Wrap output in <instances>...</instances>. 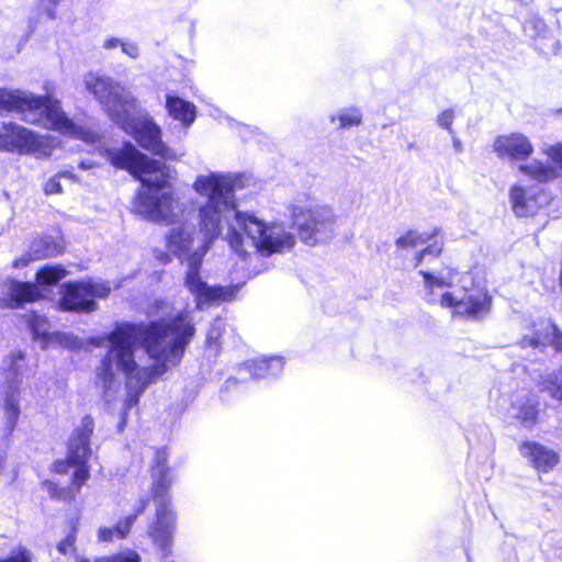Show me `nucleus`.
Listing matches in <instances>:
<instances>
[{
	"label": "nucleus",
	"instance_id": "1",
	"mask_svg": "<svg viewBox=\"0 0 562 562\" xmlns=\"http://www.w3.org/2000/svg\"><path fill=\"white\" fill-rule=\"evenodd\" d=\"M192 187L203 199L198 206L202 238L194 247L196 226L182 221L170 227L166 241L168 250L187 265L184 285L194 296L196 308L203 310L205 305L229 301L237 293V286L209 285L200 276L204 256L222 235L224 226L227 228L224 239L243 259L249 248L265 256L280 251L281 236L255 213L238 210L233 176L215 171L199 175Z\"/></svg>",
	"mask_w": 562,
	"mask_h": 562
},
{
	"label": "nucleus",
	"instance_id": "2",
	"mask_svg": "<svg viewBox=\"0 0 562 562\" xmlns=\"http://www.w3.org/2000/svg\"><path fill=\"white\" fill-rule=\"evenodd\" d=\"M194 334L195 327L187 312L147 324L117 322L106 336L109 349L97 369L103 400L110 403L116 392L115 362L126 378L122 409L130 412L150 383L180 362Z\"/></svg>",
	"mask_w": 562,
	"mask_h": 562
},
{
	"label": "nucleus",
	"instance_id": "3",
	"mask_svg": "<svg viewBox=\"0 0 562 562\" xmlns=\"http://www.w3.org/2000/svg\"><path fill=\"white\" fill-rule=\"evenodd\" d=\"M100 155L113 167L127 170L140 182L133 207L153 222H170L173 218V195L168 180L169 168L140 153L131 142L122 148H100Z\"/></svg>",
	"mask_w": 562,
	"mask_h": 562
},
{
	"label": "nucleus",
	"instance_id": "4",
	"mask_svg": "<svg viewBox=\"0 0 562 562\" xmlns=\"http://www.w3.org/2000/svg\"><path fill=\"white\" fill-rule=\"evenodd\" d=\"M15 112L21 121L41 125L65 135H79L78 127L68 117L58 99L50 94L38 95L21 89L0 88V112Z\"/></svg>",
	"mask_w": 562,
	"mask_h": 562
},
{
	"label": "nucleus",
	"instance_id": "5",
	"mask_svg": "<svg viewBox=\"0 0 562 562\" xmlns=\"http://www.w3.org/2000/svg\"><path fill=\"white\" fill-rule=\"evenodd\" d=\"M151 491L156 505L155 521L149 528V536L159 548L162 557L171 553L177 515L171 507L170 487L173 482L171 468L168 465V453L165 448L157 449L151 465Z\"/></svg>",
	"mask_w": 562,
	"mask_h": 562
},
{
	"label": "nucleus",
	"instance_id": "6",
	"mask_svg": "<svg viewBox=\"0 0 562 562\" xmlns=\"http://www.w3.org/2000/svg\"><path fill=\"white\" fill-rule=\"evenodd\" d=\"M292 227L307 246L327 243L335 236L337 216L328 205L315 204L308 198L290 205Z\"/></svg>",
	"mask_w": 562,
	"mask_h": 562
},
{
	"label": "nucleus",
	"instance_id": "7",
	"mask_svg": "<svg viewBox=\"0 0 562 562\" xmlns=\"http://www.w3.org/2000/svg\"><path fill=\"white\" fill-rule=\"evenodd\" d=\"M462 293L446 292L441 295L442 307H453L454 314L479 319L487 314L492 306V296L484 286L476 285L472 273H464L459 279Z\"/></svg>",
	"mask_w": 562,
	"mask_h": 562
},
{
	"label": "nucleus",
	"instance_id": "8",
	"mask_svg": "<svg viewBox=\"0 0 562 562\" xmlns=\"http://www.w3.org/2000/svg\"><path fill=\"white\" fill-rule=\"evenodd\" d=\"M115 124L153 155L165 159L172 158V150L161 140L160 126L151 117L137 116V101L132 109L119 116Z\"/></svg>",
	"mask_w": 562,
	"mask_h": 562
},
{
	"label": "nucleus",
	"instance_id": "9",
	"mask_svg": "<svg viewBox=\"0 0 562 562\" xmlns=\"http://www.w3.org/2000/svg\"><path fill=\"white\" fill-rule=\"evenodd\" d=\"M67 276L61 265H45L37 272L36 282L12 280L5 293L7 305L11 308L22 307L25 303L35 302Z\"/></svg>",
	"mask_w": 562,
	"mask_h": 562
},
{
	"label": "nucleus",
	"instance_id": "10",
	"mask_svg": "<svg viewBox=\"0 0 562 562\" xmlns=\"http://www.w3.org/2000/svg\"><path fill=\"white\" fill-rule=\"evenodd\" d=\"M110 292L108 281H67L59 288L58 308L64 312L90 313L98 307L95 299H105Z\"/></svg>",
	"mask_w": 562,
	"mask_h": 562
},
{
	"label": "nucleus",
	"instance_id": "11",
	"mask_svg": "<svg viewBox=\"0 0 562 562\" xmlns=\"http://www.w3.org/2000/svg\"><path fill=\"white\" fill-rule=\"evenodd\" d=\"M83 82L86 89L94 95L114 123L119 116L135 105L136 99L106 76L89 72L85 76Z\"/></svg>",
	"mask_w": 562,
	"mask_h": 562
},
{
	"label": "nucleus",
	"instance_id": "12",
	"mask_svg": "<svg viewBox=\"0 0 562 562\" xmlns=\"http://www.w3.org/2000/svg\"><path fill=\"white\" fill-rule=\"evenodd\" d=\"M22 360V356L10 357V363L7 369L5 379L7 386L3 395V409L5 417V435L11 436L16 427L21 409L19 403L20 386L22 384V376L19 369V361Z\"/></svg>",
	"mask_w": 562,
	"mask_h": 562
},
{
	"label": "nucleus",
	"instance_id": "13",
	"mask_svg": "<svg viewBox=\"0 0 562 562\" xmlns=\"http://www.w3.org/2000/svg\"><path fill=\"white\" fill-rule=\"evenodd\" d=\"M42 146L36 133L14 122L3 123L0 130V151L30 154L40 150Z\"/></svg>",
	"mask_w": 562,
	"mask_h": 562
},
{
	"label": "nucleus",
	"instance_id": "14",
	"mask_svg": "<svg viewBox=\"0 0 562 562\" xmlns=\"http://www.w3.org/2000/svg\"><path fill=\"white\" fill-rule=\"evenodd\" d=\"M93 430V418L90 415L83 416L80 425L74 429L67 445V456L70 463L88 462L92 454L90 439Z\"/></svg>",
	"mask_w": 562,
	"mask_h": 562
},
{
	"label": "nucleus",
	"instance_id": "15",
	"mask_svg": "<svg viewBox=\"0 0 562 562\" xmlns=\"http://www.w3.org/2000/svg\"><path fill=\"white\" fill-rule=\"evenodd\" d=\"M493 148L498 157H507L510 160L527 159L533 151L529 138L520 133L498 136Z\"/></svg>",
	"mask_w": 562,
	"mask_h": 562
},
{
	"label": "nucleus",
	"instance_id": "16",
	"mask_svg": "<svg viewBox=\"0 0 562 562\" xmlns=\"http://www.w3.org/2000/svg\"><path fill=\"white\" fill-rule=\"evenodd\" d=\"M547 155L555 166L533 160L530 164L521 165L519 167L520 171L539 182H546L557 178L562 170V146H550L547 149Z\"/></svg>",
	"mask_w": 562,
	"mask_h": 562
},
{
	"label": "nucleus",
	"instance_id": "17",
	"mask_svg": "<svg viewBox=\"0 0 562 562\" xmlns=\"http://www.w3.org/2000/svg\"><path fill=\"white\" fill-rule=\"evenodd\" d=\"M165 108L168 115L178 121L183 128H189L196 120V105L177 92L168 91L166 93Z\"/></svg>",
	"mask_w": 562,
	"mask_h": 562
},
{
	"label": "nucleus",
	"instance_id": "18",
	"mask_svg": "<svg viewBox=\"0 0 562 562\" xmlns=\"http://www.w3.org/2000/svg\"><path fill=\"white\" fill-rule=\"evenodd\" d=\"M541 330L537 329L533 336H525L521 339V347L546 348L552 346L555 351L562 352V330L550 319L541 323Z\"/></svg>",
	"mask_w": 562,
	"mask_h": 562
},
{
	"label": "nucleus",
	"instance_id": "19",
	"mask_svg": "<svg viewBox=\"0 0 562 562\" xmlns=\"http://www.w3.org/2000/svg\"><path fill=\"white\" fill-rule=\"evenodd\" d=\"M61 252L63 246L56 238L52 236H38L35 237L30 245V257L15 259L13 265L15 268H21L26 266L29 261L55 257Z\"/></svg>",
	"mask_w": 562,
	"mask_h": 562
},
{
	"label": "nucleus",
	"instance_id": "20",
	"mask_svg": "<svg viewBox=\"0 0 562 562\" xmlns=\"http://www.w3.org/2000/svg\"><path fill=\"white\" fill-rule=\"evenodd\" d=\"M520 453L542 472L552 470L559 461V457L553 450L533 441L524 442L520 446Z\"/></svg>",
	"mask_w": 562,
	"mask_h": 562
},
{
	"label": "nucleus",
	"instance_id": "21",
	"mask_svg": "<svg viewBox=\"0 0 562 562\" xmlns=\"http://www.w3.org/2000/svg\"><path fill=\"white\" fill-rule=\"evenodd\" d=\"M510 202L517 216L532 215L540 206L533 190H527L519 186H514L510 189Z\"/></svg>",
	"mask_w": 562,
	"mask_h": 562
},
{
	"label": "nucleus",
	"instance_id": "22",
	"mask_svg": "<svg viewBox=\"0 0 562 562\" xmlns=\"http://www.w3.org/2000/svg\"><path fill=\"white\" fill-rule=\"evenodd\" d=\"M510 414L522 427L531 428L538 419V403L531 401L528 395H517L512 403Z\"/></svg>",
	"mask_w": 562,
	"mask_h": 562
},
{
	"label": "nucleus",
	"instance_id": "23",
	"mask_svg": "<svg viewBox=\"0 0 562 562\" xmlns=\"http://www.w3.org/2000/svg\"><path fill=\"white\" fill-rule=\"evenodd\" d=\"M537 385L551 400L562 403V367L539 374Z\"/></svg>",
	"mask_w": 562,
	"mask_h": 562
},
{
	"label": "nucleus",
	"instance_id": "24",
	"mask_svg": "<svg viewBox=\"0 0 562 562\" xmlns=\"http://www.w3.org/2000/svg\"><path fill=\"white\" fill-rule=\"evenodd\" d=\"M273 363L280 364V357H261L256 359L247 360L243 363L244 370H246L254 379H265L269 376L270 371L273 368Z\"/></svg>",
	"mask_w": 562,
	"mask_h": 562
},
{
	"label": "nucleus",
	"instance_id": "25",
	"mask_svg": "<svg viewBox=\"0 0 562 562\" xmlns=\"http://www.w3.org/2000/svg\"><path fill=\"white\" fill-rule=\"evenodd\" d=\"M438 234V229H434L430 234L420 233L415 229H409L404 235L398 237L395 240V245L397 248H415L417 246L424 245L434 238Z\"/></svg>",
	"mask_w": 562,
	"mask_h": 562
},
{
	"label": "nucleus",
	"instance_id": "26",
	"mask_svg": "<svg viewBox=\"0 0 562 562\" xmlns=\"http://www.w3.org/2000/svg\"><path fill=\"white\" fill-rule=\"evenodd\" d=\"M339 122V128H350L359 126L362 123V113L358 108H348L340 110L337 115L330 116V122Z\"/></svg>",
	"mask_w": 562,
	"mask_h": 562
},
{
	"label": "nucleus",
	"instance_id": "27",
	"mask_svg": "<svg viewBox=\"0 0 562 562\" xmlns=\"http://www.w3.org/2000/svg\"><path fill=\"white\" fill-rule=\"evenodd\" d=\"M419 274L423 276L425 288L431 293L434 286L438 288H451L454 285L453 276L451 272L447 277H436L428 271L420 270Z\"/></svg>",
	"mask_w": 562,
	"mask_h": 562
},
{
	"label": "nucleus",
	"instance_id": "28",
	"mask_svg": "<svg viewBox=\"0 0 562 562\" xmlns=\"http://www.w3.org/2000/svg\"><path fill=\"white\" fill-rule=\"evenodd\" d=\"M43 488L48 493L52 498L67 501L71 499L75 495L71 486H59L56 482L45 480Z\"/></svg>",
	"mask_w": 562,
	"mask_h": 562
},
{
	"label": "nucleus",
	"instance_id": "29",
	"mask_svg": "<svg viewBox=\"0 0 562 562\" xmlns=\"http://www.w3.org/2000/svg\"><path fill=\"white\" fill-rule=\"evenodd\" d=\"M87 463L88 462L71 463L75 468L71 484L76 487V491H79L90 476V470Z\"/></svg>",
	"mask_w": 562,
	"mask_h": 562
},
{
	"label": "nucleus",
	"instance_id": "30",
	"mask_svg": "<svg viewBox=\"0 0 562 562\" xmlns=\"http://www.w3.org/2000/svg\"><path fill=\"white\" fill-rule=\"evenodd\" d=\"M46 324H47L46 318L38 314H33L30 317L29 327L32 330L34 338H41V339L47 338Z\"/></svg>",
	"mask_w": 562,
	"mask_h": 562
},
{
	"label": "nucleus",
	"instance_id": "31",
	"mask_svg": "<svg viewBox=\"0 0 562 562\" xmlns=\"http://www.w3.org/2000/svg\"><path fill=\"white\" fill-rule=\"evenodd\" d=\"M101 562H140V555L135 550L127 549L112 555L101 557Z\"/></svg>",
	"mask_w": 562,
	"mask_h": 562
},
{
	"label": "nucleus",
	"instance_id": "32",
	"mask_svg": "<svg viewBox=\"0 0 562 562\" xmlns=\"http://www.w3.org/2000/svg\"><path fill=\"white\" fill-rule=\"evenodd\" d=\"M77 527L72 526L68 535L57 543V550L66 555L70 550L76 551Z\"/></svg>",
	"mask_w": 562,
	"mask_h": 562
},
{
	"label": "nucleus",
	"instance_id": "33",
	"mask_svg": "<svg viewBox=\"0 0 562 562\" xmlns=\"http://www.w3.org/2000/svg\"><path fill=\"white\" fill-rule=\"evenodd\" d=\"M135 515H127L123 518H121L115 525H114V529H115V537L119 538V539H125L133 525L135 524Z\"/></svg>",
	"mask_w": 562,
	"mask_h": 562
},
{
	"label": "nucleus",
	"instance_id": "34",
	"mask_svg": "<svg viewBox=\"0 0 562 562\" xmlns=\"http://www.w3.org/2000/svg\"><path fill=\"white\" fill-rule=\"evenodd\" d=\"M453 119H454V112L451 109H448V110L442 111L437 116V124L440 127L447 130L449 132V134H453V130H452Z\"/></svg>",
	"mask_w": 562,
	"mask_h": 562
},
{
	"label": "nucleus",
	"instance_id": "35",
	"mask_svg": "<svg viewBox=\"0 0 562 562\" xmlns=\"http://www.w3.org/2000/svg\"><path fill=\"white\" fill-rule=\"evenodd\" d=\"M442 251V246L437 241L424 248L416 256L417 263L419 265L427 256H431L432 258H437Z\"/></svg>",
	"mask_w": 562,
	"mask_h": 562
},
{
	"label": "nucleus",
	"instance_id": "36",
	"mask_svg": "<svg viewBox=\"0 0 562 562\" xmlns=\"http://www.w3.org/2000/svg\"><path fill=\"white\" fill-rule=\"evenodd\" d=\"M0 562H32V554L25 548H20L16 553L0 559Z\"/></svg>",
	"mask_w": 562,
	"mask_h": 562
},
{
	"label": "nucleus",
	"instance_id": "37",
	"mask_svg": "<svg viewBox=\"0 0 562 562\" xmlns=\"http://www.w3.org/2000/svg\"><path fill=\"white\" fill-rule=\"evenodd\" d=\"M63 0H40L45 14L50 20L56 19V8Z\"/></svg>",
	"mask_w": 562,
	"mask_h": 562
},
{
	"label": "nucleus",
	"instance_id": "38",
	"mask_svg": "<svg viewBox=\"0 0 562 562\" xmlns=\"http://www.w3.org/2000/svg\"><path fill=\"white\" fill-rule=\"evenodd\" d=\"M121 50L128 57L136 59L139 56V47L136 43L130 41H123Z\"/></svg>",
	"mask_w": 562,
	"mask_h": 562
},
{
	"label": "nucleus",
	"instance_id": "39",
	"mask_svg": "<svg viewBox=\"0 0 562 562\" xmlns=\"http://www.w3.org/2000/svg\"><path fill=\"white\" fill-rule=\"evenodd\" d=\"M115 537V529L113 527H100L98 529V540L101 542H110Z\"/></svg>",
	"mask_w": 562,
	"mask_h": 562
},
{
	"label": "nucleus",
	"instance_id": "40",
	"mask_svg": "<svg viewBox=\"0 0 562 562\" xmlns=\"http://www.w3.org/2000/svg\"><path fill=\"white\" fill-rule=\"evenodd\" d=\"M44 190L46 194L60 193L61 184L56 178H52L46 182Z\"/></svg>",
	"mask_w": 562,
	"mask_h": 562
},
{
	"label": "nucleus",
	"instance_id": "41",
	"mask_svg": "<svg viewBox=\"0 0 562 562\" xmlns=\"http://www.w3.org/2000/svg\"><path fill=\"white\" fill-rule=\"evenodd\" d=\"M70 467H72V465L68 461V457H67L66 460H56L53 463V471L58 474H64V473H67V471L69 470Z\"/></svg>",
	"mask_w": 562,
	"mask_h": 562
},
{
	"label": "nucleus",
	"instance_id": "42",
	"mask_svg": "<svg viewBox=\"0 0 562 562\" xmlns=\"http://www.w3.org/2000/svg\"><path fill=\"white\" fill-rule=\"evenodd\" d=\"M220 323V321H215V323L212 325V328L210 329V331L207 333V336H206V342L209 346H212L213 344L216 345L217 344V339H218V330L216 328V324Z\"/></svg>",
	"mask_w": 562,
	"mask_h": 562
},
{
	"label": "nucleus",
	"instance_id": "43",
	"mask_svg": "<svg viewBox=\"0 0 562 562\" xmlns=\"http://www.w3.org/2000/svg\"><path fill=\"white\" fill-rule=\"evenodd\" d=\"M147 505H148L147 498H140L138 501V503L134 507V513L131 514V515H135V520L138 518L139 515H142L145 512Z\"/></svg>",
	"mask_w": 562,
	"mask_h": 562
},
{
	"label": "nucleus",
	"instance_id": "44",
	"mask_svg": "<svg viewBox=\"0 0 562 562\" xmlns=\"http://www.w3.org/2000/svg\"><path fill=\"white\" fill-rule=\"evenodd\" d=\"M122 43H123V40H121L119 37H110L104 41L103 47L105 49H113L116 47H121Z\"/></svg>",
	"mask_w": 562,
	"mask_h": 562
},
{
	"label": "nucleus",
	"instance_id": "45",
	"mask_svg": "<svg viewBox=\"0 0 562 562\" xmlns=\"http://www.w3.org/2000/svg\"><path fill=\"white\" fill-rule=\"evenodd\" d=\"M282 244H283V250L284 249H291L293 248V246L295 245V236L290 234V233H284L283 232V240H282Z\"/></svg>",
	"mask_w": 562,
	"mask_h": 562
},
{
	"label": "nucleus",
	"instance_id": "46",
	"mask_svg": "<svg viewBox=\"0 0 562 562\" xmlns=\"http://www.w3.org/2000/svg\"><path fill=\"white\" fill-rule=\"evenodd\" d=\"M127 414H128V412H125L122 409V412L120 414V420L116 425L117 432H122L125 429L126 424H127Z\"/></svg>",
	"mask_w": 562,
	"mask_h": 562
},
{
	"label": "nucleus",
	"instance_id": "47",
	"mask_svg": "<svg viewBox=\"0 0 562 562\" xmlns=\"http://www.w3.org/2000/svg\"><path fill=\"white\" fill-rule=\"evenodd\" d=\"M99 165L94 161V160H91V159H83L79 162V168L81 170H89V169H93L95 167H98Z\"/></svg>",
	"mask_w": 562,
	"mask_h": 562
},
{
	"label": "nucleus",
	"instance_id": "48",
	"mask_svg": "<svg viewBox=\"0 0 562 562\" xmlns=\"http://www.w3.org/2000/svg\"><path fill=\"white\" fill-rule=\"evenodd\" d=\"M452 136V145H453V149L457 151V153H461L462 149H463V146H462V142L456 137L454 133L453 134H450Z\"/></svg>",
	"mask_w": 562,
	"mask_h": 562
},
{
	"label": "nucleus",
	"instance_id": "49",
	"mask_svg": "<svg viewBox=\"0 0 562 562\" xmlns=\"http://www.w3.org/2000/svg\"><path fill=\"white\" fill-rule=\"evenodd\" d=\"M75 562H101V557L94 558V559H90V558H87V557L77 555L76 559H75Z\"/></svg>",
	"mask_w": 562,
	"mask_h": 562
}]
</instances>
